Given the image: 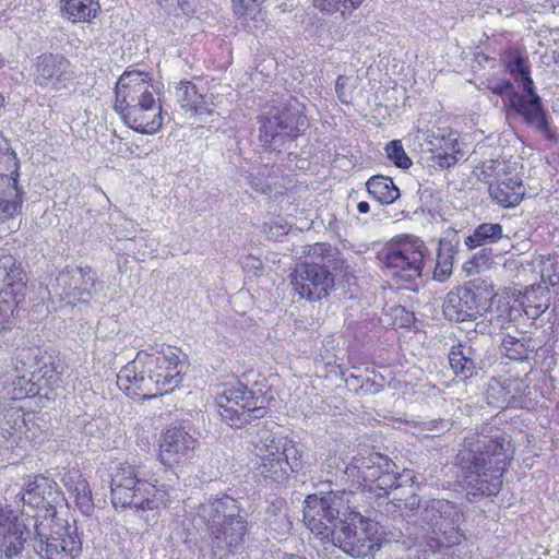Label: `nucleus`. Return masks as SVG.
<instances>
[{
  "instance_id": "9",
  "label": "nucleus",
  "mask_w": 559,
  "mask_h": 559,
  "mask_svg": "<svg viewBox=\"0 0 559 559\" xmlns=\"http://www.w3.org/2000/svg\"><path fill=\"white\" fill-rule=\"evenodd\" d=\"M427 253L421 240L407 237L388 242L379 253V260L389 275L412 282L421 276Z\"/></svg>"
},
{
  "instance_id": "53",
  "label": "nucleus",
  "mask_w": 559,
  "mask_h": 559,
  "mask_svg": "<svg viewBox=\"0 0 559 559\" xmlns=\"http://www.w3.org/2000/svg\"><path fill=\"white\" fill-rule=\"evenodd\" d=\"M347 81L348 79L346 76L338 75L335 82V92L343 104H349L352 102V95L347 92Z\"/></svg>"
},
{
  "instance_id": "33",
  "label": "nucleus",
  "mask_w": 559,
  "mask_h": 559,
  "mask_svg": "<svg viewBox=\"0 0 559 559\" xmlns=\"http://www.w3.org/2000/svg\"><path fill=\"white\" fill-rule=\"evenodd\" d=\"M537 343L528 336L521 338L508 335L503 338L501 348L503 354L512 360L523 361L535 352Z\"/></svg>"
},
{
  "instance_id": "29",
  "label": "nucleus",
  "mask_w": 559,
  "mask_h": 559,
  "mask_svg": "<svg viewBox=\"0 0 559 559\" xmlns=\"http://www.w3.org/2000/svg\"><path fill=\"white\" fill-rule=\"evenodd\" d=\"M163 126L162 107L153 95L142 92V134H154Z\"/></svg>"
},
{
  "instance_id": "50",
  "label": "nucleus",
  "mask_w": 559,
  "mask_h": 559,
  "mask_svg": "<svg viewBox=\"0 0 559 559\" xmlns=\"http://www.w3.org/2000/svg\"><path fill=\"white\" fill-rule=\"evenodd\" d=\"M263 0H233V8L236 14L240 16H255L259 7Z\"/></svg>"
},
{
  "instance_id": "43",
  "label": "nucleus",
  "mask_w": 559,
  "mask_h": 559,
  "mask_svg": "<svg viewBox=\"0 0 559 559\" xmlns=\"http://www.w3.org/2000/svg\"><path fill=\"white\" fill-rule=\"evenodd\" d=\"M511 382H509L507 385L503 383H500V382H493V383H490L489 384V389H488V397H492L495 399L496 401H491L490 403L491 404H495L497 407H504V405H508L510 404L513 399H514V395H510V386H511Z\"/></svg>"
},
{
  "instance_id": "23",
  "label": "nucleus",
  "mask_w": 559,
  "mask_h": 559,
  "mask_svg": "<svg viewBox=\"0 0 559 559\" xmlns=\"http://www.w3.org/2000/svg\"><path fill=\"white\" fill-rule=\"evenodd\" d=\"M176 97L181 107L194 115H207L210 117L218 116L212 108V98L200 94L194 84L189 81H181L176 88Z\"/></svg>"
},
{
  "instance_id": "6",
  "label": "nucleus",
  "mask_w": 559,
  "mask_h": 559,
  "mask_svg": "<svg viewBox=\"0 0 559 559\" xmlns=\"http://www.w3.org/2000/svg\"><path fill=\"white\" fill-rule=\"evenodd\" d=\"M496 298H498L497 302L502 304L504 307L501 310V314L507 313L510 319H513V308L509 307V297L498 296L493 292L492 284L480 278L469 281L464 286L450 290L443 301L442 311L451 321H472L481 311L490 308Z\"/></svg>"
},
{
  "instance_id": "26",
  "label": "nucleus",
  "mask_w": 559,
  "mask_h": 559,
  "mask_svg": "<svg viewBox=\"0 0 559 559\" xmlns=\"http://www.w3.org/2000/svg\"><path fill=\"white\" fill-rule=\"evenodd\" d=\"M100 10L96 0H60L62 16L72 23H88Z\"/></svg>"
},
{
  "instance_id": "17",
  "label": "nucleus",
  "mask_w": 559,
  "mask_h": 559,
  "mask_svg": "<svg viewBox=\"0 0 559 559\" xmlns=\"http://www.w3.org/2000/svg\"><path fill=\"white\" fill-rule=\"evenodd\" d=\"M17 169V162L7 142L0 146V176L5 173H14ZM7 179V187L0 191V224L13 218L21 212L23 199L22 192L16 186V180Z\"/></svg>"
},
{
  "instance_id": "57",
  "label": "nucleus",
  "mask_w": 559,
  "mask_h": 559,
  "mask_svg": "<svg viewBox=\"0 0 559 559\" xmlns=\"http://www.w3.org/2000/svg\"><path fill=\"white\" fill-rule=\"evenodd\" d=\"M157 2L166 13L177 15L178 10L176 5L179 3V0H157Z\"/></svg>"
},
{
  "instance_id": "11",
  "label": "nucleus",
  "mask_w": 559,
  "mask_h": 559,
  "mask_svg": "<svg viewBox=\"0 0 559 559\" xmlns=\"http://www.w3.org/2000/svg\"><path fill=\"white\" fill-rule=\"evenodd\" d=\"M352 465L371 490L388 493L391 489L412 487L414 484V471L404 468L401 473L396 472L395 463L380 453L355 456Z\"/></svg>"
},
{
  "instance_id": "44",
  "label": "nucleus",
  "mask_w": 559,
  "mask_h": 559,
  "mask_svg": "<svg viewBox=\"0 0 559 559\" xmlns=\"http://www.w3.org/2000/svg\"><path fill=\"white\" fill-rule=\"evenodd\" d=\"M491 264V252L487 249H480L464 264V270L469 274L478 273L480 270L489 269Z\"/></svg>"
},
{
  "instance_id": "46",
  "label": "nucleus",
  "mask_w": 559,
  "mask_h": 559,
  "mask_svg": "<svg viewBox=\"0 0 559 559\" xmlns=\"http://www.w3.org/2000/svg\"><path fill=\"white\" fill-rule=\"evenodd\" d=\"M452 272V257L443 253V246L440 243V249L437 255L436 267L433 271V278L443 282Z\"/></svg>"
},
{
  "instance_id": "16",
  "label": "nucleus",
  "mask_w": 559,
  "mask_h": 559,
  "mask_svg": "<svg viewBox=\"0 0 559 559\" xmlns=\"http://www.w3.org/2000/svg\"><path fill=\"white\" fill-rule=\"evenodd\" d=\"M198 440L183 426H169L160 437L158 460L165 466H176L192 459Z\"/></svg>"
},
{
  "instance_id": "19",
  "label": "nucleus",
  "mask_w": 559,
  "mask_h": 559,
  "mask_svg": "<svg viewBox=\"0 0 559 559\" xmlns=\"http://www.w3.org/2000/svg\"><path fill=\"white\" fill-rule=\"evenodd\" d=\"M59 288V295L69 305L76 302H86L92 296L94 286V276L90 270L73 266L59 273L56 278Z\"/></svg>"
},
{
  "instance_id": "3",
  "label": "nucleus",
  "mask_w": 559,
  "mask_h": 559,
  "mask_svg": "<svg viewBox=\"0 0 559 559\" xmlns=\"http://www.w3.org/2000/svg\"><path fill=\"white\" fill-rule=\"evenodd\" d=\"M361 493L353 491H330L310 495L304 502V522L322 545L330 540L334 530L340 528L348 512L356 509Z\"/></svg>"
},
{
  "instance_id": "62",
  "label": "nucleus",
  "mask_w": 559,
  "mask_h": 559,
  "mask_svg": "<svg viewBox=\"0 0 559 559\" xmlns=\"http://www.w3.org/2000/svg\"><path fill=\"white\" fill-rule=\"evenodd\" d=\"M7 142L2 136H0V146L2 145V143Z\"/></svg>"
},
{
  "instance_id": "58",
  "label": "nucleus",
  "mask_w": 559,
  "mask_h": 559,
  "mask_svg": "<svg viewBox=\"0 0 559 559\" xmlns=\"http://www.w3.org/2000/svg\"><path fill=\"white\" fill-rule=\"evenodd\" d=\"M251 186L254 188L255 191L261 193H267L271 190L269 183L252 182Z\"/></svg>"
},
{
  "instance_id": "56",
  "label": "nucleus",
  "mask_w": 559,
  "mask_h": 559,
  "mask_svg": "<svg viewBox=\"0 0 559 559\" xmlns=\"http://www.w3.org/2000/svg\"><path fill=\"white\" fill-rule=\"evenodd\" d=\"M178 12L177 15H189L193 12L194 7L193 3L189 0H179V3L176 5Z\"/></svg>"
},
{
  "instance_id": "4",
  "label": "nucleus",
  "mask_w": 559,
  "mask_h": 559,
  "mask_svg": "<svg viewBox=\"0 0 559 559\" xmlns=\"http://www.w3.org/2000/svg\"><path fill=\"white\" fill-rule=\"evenodd\" d=\"M312 261L300 263L292 274L294 290L309 301L320 300L334 288V275L340 253L328 243L312 247Z\"/></svg>"
},
{
  "instance_id": "12",
  "label": "nucleus",
  "mask_w": 559,
  "mask_h": 559,
  "mask_svg": "<svg viewBox=\"0 0 559 559\" xmlns=\"http://www.w3.org/2000/svg\"><path fill=\"white\" fill-rule=\"evenodd\" d=\"M481 174L488 181L490 198L498 205L513 207L522 201L525 188L515 163L488 159L483 163Z\"/></svg>"
},
{
  "instance_id": "34",
  "label": "nucleus",
  "mask_w": 559,
  "mask_h": 559,
  "mask_svg": "<svg viewBox=\"0 0 559 559\" xmlns=\"http://www.w3.org/2000/svg\"><path fill=\"white\" fill-rule=\"evenodd\" d=\"M503 229L500 224L483 223L474 229L472 235L465 238V245L469 249L490 245L501 239Z\"/></svg>"
},
{
  "instance_id": "52",
  "label": "nucleus",
  "mask_w": 559,
  "mask_h": 559,
  "mask_svg": "<svg viewBox=\"0 0 559 559\" xmlns=\"http://www.w3.org/2000/svg\"><path fill=\"white\" fill-rule=\"evenodd\" d=\"M62 483L64 487L70 490L80 483L86 481L81 472L78 468L68 469L62 476Z\"/></svg>"
},
{
  "instance_id": "25",
  "label": "nucleus",
  "mask_w": 559,
  "mask_h": 559,
  "mask_svg": "<svg viewBox=\"0 0 559 559\" xmlns=\"http://www.w3.org/2000/svg\"><path fill=\"white\" fill-rule=\"evenodd\" d=\"M516 301L528 319L536 320L548 309L550 293L545 287L532 286L525 289L524 294Z\"/></svg>"
},
{
  "instance_id": "61",
  "label": "nucleus",
  "mask_w": 559,
  "mask_h": 559,
  "mask_svg": "<svg viewBox=\"0 0 559 559\" xmlns=\"http://www.w3.org/2000/svg\"><path fill=\"white\" fill-rule=\"evenodd\" d=\"M266 171H267V168H266V167H264V168L262 169V171H260V174H261V175H264Z\"/></svg>"
},
{
  "instance_id": "21",
  "label": "nucleus",
  "mask_w": 559,
  "mask_h": 559,
  "mask_svg": "<svg viewBox=\"0 0 559 559\" xmlns=\"http://www.w3.org/2000/svg\"><path fill=\"white\" fill-rule=\"evenodd\" d=\"M131 72H124L118 80L116 85V104L115 109L121 116L124 123L134 131H140L139 105L136 99L138 84H130L129 78Z\"/></svg>"
},
{
  "instance_id": "31",
  "label": "nucleus",
  "mask_w": 559,
  "mask_h": 559,
  "mask_svg": "<svg viewBox=\"0 0 559 559\" xmlns=\"http://www.w3.org/2000/svg\"><path fill=\"white\" fill-rule=\"evenodd\" d=\"M506 272L519 281L536 278V257L527 254L511 255L503 263Z\"/></svg>"
},
{
  "instance_id": "59",
  "label": "nucleus",
  "mask_w": 559,
  "mask_h": 559,
  "mask_svg": "<svg viewBox=\"0 0 559 559\" xmlns=\"http://www.w3.org/2000/svg\"><path fill=\"white\" fill-rule=\"evenodd\" d=\"M369 203L366 201H361L357 204V210L359 213H368L369 212Z\"/></svg>"
},
{
  "instance_id": "30",
  "label": "nucleus",
  "mask_w": 559,
  "mask_h": 559,
  "mask_svg": "<svg viewBox=\"0 0 559 559\" xmlns=\"http://www.w3.org/2000/svg\"><path fill=\"white\" fill-rule=\"evenodd\" d=\"M25 427L24 415L19 408L7 409L0 420V443L8 442L7 448L16 443V437Z\"/></svg>"
},
{
  "instance_id": "1",
  "label": "nucleus",
  "mask_w": 559,
  "mask_h": 559,
  "mask_svg": "<svg viewBox=\"0 0 559 559\" xmlns=\"http://www.w3.org/2000/svg\"><path fill=\"white\" fill-rule=\"evenodd\" d=\"M465 452L461 453L464 481L468 495H497L502 486V476L513 459L511 441L491 426L464 438Z\"/></svg>"
},
{
  "instance_id": "42",
  "label": "nucleus",
  "mask_w": 559,
  "mask_h": 559,
  "mask_svg": "<svg viewBox=\"0 0 559 559\" xmlns=\"http://www.w3.org/2000/svg\"><path fill=\"white\" fill-rule=\"evenodd\" d=\"M385 153L396 167L406 169L412 165L411 158L406 155L401 141L393 140L385 145Z\"/></svg>"
},
{
  "instance_id": "55",
  "label": "nucleus",
  "mask_w": 559,
  "mask_h": 559,
  "mask_svg": "<svg viewBox=\"0 0 559 559\" xmlns=\"http://www.w3.org/2000/svg\"><path fill=\"white\" fill-rule=\"evenodd\" d=\"M40 372L43 373L41 379H45V385L52 386L59 380L51 366H44L40 369Z\"/></svg>"
},
{
  "instance_id": "28",
  "label": "nucleus",
  "mask_w": 559,
  "mask_h": 559,
  "mask_svg": "<svg viewBox=\"0 0 559 559\" xmlns=\"http://www.w3.org/2000/svg\"><path fill=\"white\" fill-rule=\"evenodd\" d=\"M449 362L454 373L463 376V379L472 377L477 367L472 347L463 344L452 347L449 354Z\"/></svg>"
},
{
  "instance_id": "5",
  "label": "nucleus",
  "mask_w": 559,
  "mask_h": 559,
  "mask_svg": "<svg viewBox=\"0 0 559 559\" xmlns=\"http://www.w3.org/2000/svg\"><path fill=\"white\" fill-rule=\"evenodd\" d=\"M182 369L181 352L177 347L155 344L142 350V382L146 390L142 399L171 392L182 381Z\"/></svg>"
},
{
  "instance_id": "20",
  "label": "nucleus",
  "mask_w": 559,
  "mask_h": 559,
  "mask_svg": "<svg viewBox=\"0 0 559 559\" xmlns=\"http://www.w3.org/2000/svg\"><path fill=\"white\" fill-rule=\"evenodd\" d=\"M35 82L55 90L72 78L70 62L61 55L44 53L37 57Z\"/></svg>"
},
{
  "instance_id": "38",
  "label": "nucleus",
  "mask_w": 559,
  "mask_h": 559,
  "mask_svg": "<svg viewBox=\"0 0 559 559\" xmlns=\"http://www.w3.org/2000/svg\"><path fill=\"white\" fill-rule=\"evenodd\" d=\"M68 491L73 496L76 507L83 514L88 515L92 513L94 504L87 480L83 483L79 481L78 486H74Z\"/></svg>"
},
{
  "instance_id": "51",
  "label": "nucleus",
  "mask_w": 559,
  "mask_h": 559,
  "mask_svg": "<svg viewBox=\"0 0 559 559\" xmlns=\"http://www.w3.org/2000/svg\"><path fill=\"white\" fill-rule=\"evenodd\" d=\"M14 301L0 297V330L10 328L11 317L13 316Z\"/></svg>"
},
{
  "instance_id": "22",
  "label": "nucleus",
  "mask_w": 559,
  "mask_h": 559,
  "mask_svg": "<svg viewBox=\"0 0 559 559\" xmlns=\"http://www.w3.org/2000/svg\"><path fill=\"white\" fill-rule=\"evenodd\" d=\"M59 496L57 483L46 476L38 475L27 484L21 500L25 504L46 509L57 502Z\"/></svg>"
},
{
  "instance_id": "13",
  "label": "nucleus",
  "mask_w": 559,
  "mask_h": 559,
  "mask_svg": "<svg viewBox=\"0 0 559 559\" xmlns=\"http://www.w3.org/2000/svg\"><path fill=\"white\" fill-rule=\"evenodd\" d=\"M34 550L41 559H74L81 552V540L68 526L53 519L35 524Z\"/></svg>"
},
{
  "instance_id": "60",
  "label": "nucleus",
  "mask_w": 559,
  "mask_h": 559,
  "mask_svg": "<svg viewBox=\"0 0 559 559\" xmlns=\"http://www.w3.org/2000/svg\"><path fill=\"white\" fill-rule=\"evenodd\" d=\"M283 559H306L301 556H296V555H288V554H285Z\"/></svg>"
},
{
  "instance_id": "18",
  "label": "nucleus",
  "mask_w": 559,
  "mask_h": 559,
  "mask_svg": "<svg viewBox=\"0 0 559 559\" xmlns=\"http://www.w3.org/2000/svg\"><path fill=\"white\" fill-rule=\"evenodd\" d=\"M25 528L10 506L0 507V559H15L22 555Z\"/></svg>"
},
{
  "instance_id": "35",
  "label": "nucleus",
  "mask_w": 559,
  "mask_h": 559,
  "mask_svg": "<svg viewBox=\"0 0 559 559\" xmlns=\"http://www.w3.org/2000/svg\"><path fill=\"white\" fill-rule=\"evenodd\" d=\"M118 388L129 397L135 400L139 396L140 379L135 372L134 362L124 366L117 374Z\"/></svg>"
},
{
  "instance_id": "27",
  "label": "nucleus",
  "mask_w": 559,
  "mask_h": 559,
  "mask_svg": "<svg viewBox=\"0 0 559 559\" xmlns=\"http://www.w3.org/2000/svg\"><path fill=\"white\" fill-rule=\"evenodd\" d=\"M368 193L381 204H392L400 198V190L390 177L376 175L366 182Z\"/></svg>"
},
{
  "instance_id": "40",
  "label": "nucleus",
  "mask_w": 559,
  "mask_h": 559,
  "mask_svg": "<svg viewBox=\"0 0 559 559\" xmlns=\"http://www.w3.org/2000/svg\"><path fill=\"white\" fill-rule=\"evenodd\" d=\"M451 508L452 506L449 501L433 499L426 504L421 512V515L427 523L431 525H437L439 523V519H441L443 514L447 513L448 510Z\"/></svg>"
},
{
  "instance_id": "32",
  "label": "nucleus",
  "mask_w": 559,
  "mask_h": 559,
  "mask_svg": "<svg viewBox=\"0 0 559 559\" xmlns=\"http://www.w3.org/2000/svg\"><path fill=\"white\" fill-rule=\"evenodd\" d=\"M22 273L12 254H0V297L12 295V290L8 292V289L16 284H22Z\"/></svg>"
},
{
  "instance_id": "47",
  "label": "nucleus",
  "mask_w": 559,
  "mask_h": 559,
  "mask_svg": "<svg viewBox=\"0 0 559 559\" xmlns=\"http://www.w3.org/2000/svg\"><path fill=\"white\" fill-rule=\"evenodd\" d=\"M14 399L22 400L27 396H34L39 393L43 384L34 382L32 379L27 380L24 377L19 378L17 382H14Z\"/></svg>"
},
{
  "instance_id": "15",
  "label": "nucleus",
  "mask_w": 559,
  "mask_h": 559,
  "mask_svg": "<svg viewBox=\"0 0 559 559\" xmlns=\"http://www.w3.org/2000/svg\"><path fill=\"white\" fill-rule=\"evenodd\" d=\"M284 437L261 428L250 440L251 452L257 457V469L264 478L281 480L287 477V462L281 456Z\"/></svg>"
},
{
  "instance_id": "39",
  "label": "nucleus",
  "mask_w": 559,
  "mask_h": 559,
  "mask_svg": "<svg viewBox=\"0 0 559 559\" xmlns=\"http://www.w3.org/2000/svg\"><path fill=\"white\" fill-rule=\"evenodd\" d=\"M362 0H313L317 9L328 14L341 12L343 15L346 10L356 9L361 4Z\"/></svg>"
},
{
  "instance_id": "54",
  "label": "nucleus",
  "mask_w": 559,
  "mask_h": 559,
  "mask_svg": "<svg viewBox=\"0 0 559 559\" xmlns=\"http://www.w3.org/2000/svg\"><path fill=\"white\" fill-rule=\"evenodd\" d=\"M393 506L397 507L399 509H407L409 511L417 510L419 508V497L415 493H412L411 497L403 500L401 498H394Z\"/></svg>"
},
{
  "instance_id": "7",
  "label": "nucleus",
  "mask_w": 559,
  "mask_h": 559,
  "mask_svg": "<svg viewBox=\"0 0 559 559\" xmlns=\"http://www.w3.org/2000/svg\"><path fill=\"white\" fill-rule=\"evenodd\" d=\"M259 141L270 151L282 147L287 139L297 138L308 127L304 106L296 99L273 106L259 117Z\"/></svg>"
},
{
  "instance_id": "41",
  "label": "nucleus",
  "mask_w": 559,
  "mask_h": 559,
  "mask_svg": "<svg viewBox=\"0 0 559 559\" xmlns=\"http://www.w3.org/2000/svg\"><path fill=\"white\" fill-rule=\"evenodd\" d=\"M111 488V500L114 507L117 508H134L138 510L140 504L135 501L136 490L120 488L119 485L112 486Z\"/></svg>"
},
{
  "instance_id": "2",
  "label": "nucleus",
  "mask_w": 559,
  "mask_h": 559,
  "mask_svg": "<svg viewBox=\"0 0 559 559\" xmlns=\"http://www.w3.org/2000/svg\"><path fill=\"white\" fill-rule=\"evenodd\" d=\"M198 518L211 535L214 555L216 550L234 554L242 545L247 520L236 499L229 496L211 498L199 506Z\"/></svg>"
},
{
  "instance_id": "49",
  "label": "nucleus",
  "mask_w": 559,
  "mask_h": 559,
  "mask_svg": "<svg viewBox=\"0 0 559 559\" xmlns=\"http://www.w3.org/2000/svg\"><path fill=\"white\" fill-rule=\"evenodd\" d=\"M481 85L486 88L490 90L493 94L504 95L512 94L513 85L509 80H502L498 78H487L485 81H481Z\"/></svg>"
},
{
  "instance_id": "48",
  "label": "nucleus",
  "mask_w": 559,
  "mask_h": 559,
  "mask_svg": "<svg viewBox=\"0 0 559 559\" xmlns=\"http://www.w3.org/2000/svg\"><path fill=\"white\" fill-rule=\"evenodd\" d=\"M283 453L281 456L287 462V472L296 471L299 467V459L301 453L295 443L284 438V444H282Z\"/></svg>"
},
{
  "instance_id": "63",
  "label": "nucleus",
  "mask_w": 559,
  "mask_h": 559,
  "mask_svg": "<svg viewBox=\"0 0 559 559\" xmlns=\"http://www.w3.org/2000/svg\"><path fill=\"white\" fill-rule=\"evenodd\" d=\"M141 75H142V76H144V75H145V74H144V72H141ZM143 81H145V79H144V78H142V82H143Z\"/></svg>"
},
{
  "instance_id": "24",
  "label": "nucleus",
  "mask_w": 559,
  "mask_h": 559,
  "mask_svg": "<svg viewBox=\"0 0 559 559\" xmlns=\"http://www.w3.org/2000/svg\"><path fill=\"white\" fill-rule=\"evenodd\" d=\"M430 151L433 153L436 163L441 168H449L455 165L462 157L457 138L453 133L432 135L429 141Z\"/></svg>"
},
{
  "instance_id": "14",
  "label": "nucleus",
  "mask_w": 559,
  "mask_h": 559,
  "mask_svg": "<svg viewBox=\"0 0 559 559\" xmlns=\"http://www.w3.org/2000/svg\"><path fill=\"white\" fill-rule=\"evenodd\" d=\"M247 386L238 384L225 389L216 397L218 413L230 427L241 428L253 419L263 418L267 411Z\"/></svg>"
},
{
  "instance_id": "45",
  "label": "nucleus",
  "mask_w": 559,
  "mask_h": 559,
  "mask_svg": "<svg viewBox=\"0 0 559 559\" xmlns=\"http://www.w3.org/2000/svg\"><path fill=\"white\" fill-rule=\"evenodd\" d=\"M138 483L139 479L136 478L134 468L132 466H126L120 468V471L112 476L110 485H119L120 488L136 490Z\"/></svg>"
},
{
  "instance_id": "37",
  "label": "nucleus",
  "mask_w": 559,
  "mask_h": 559,
  "mask_svg": "<svg viewBox=\"0 0 559 559\" xmlns=\"http://www.w3.org/2000/svg\"><path fill=\"white\" fill-rule=\"evenodd\" d=\"M167 492L151 483H142V510H158L165 504Z\"/></svg>"
},
{
  "instance_id": "10",
  "label": "nucleus",
  "mask_w": 559,
  "mask_h": 559,
  "mask_svg": "<svg viewBox=\"0 0 559 559\" xmlns=\"http://www.w3.org/2000/svg\"><path fill=\"white\" fill-rule=\"evenodd\" d=\"M507 70L514 76L524 94L512 93L509 97L510 107L521 115L528 124L539 130L546 129L545 115L540 99L534 92L526 58L518 52H510L504 59Z\"/></svg>"
},
{
  "instance_id": "8",
  "label": "nucleus",
  "mask_w": 559,
  "mask_h": 559,
  "mask_svg": "<svg viewBox=\"0 0 559 559\" xmlns=\"http://www.w3.org/2000/svg\"><path fill=\"white\" fill-rule=\"evenodd\" d=\"M325 545L338 547L354 558L370 556L381 547L378 523L364 518L354 509L348 512L340 528L334 530Z\"/></svg>"
},
{
  "instance_id": "36",
  "label": "nucleus",
  "mask_w": 559,
  "mask_h": 559,
  "mask_svg": "<svg viewBox=\"0 0 559 559\" xmlns=\"http://www.w3.org/2000/svg\"><path fill=\"white\" fill-rule=\"evenodd\" d=\"M536 275L545 284L556 285L559 283V261L558 257H536Z\"/></svg>"
}]
</instances>
